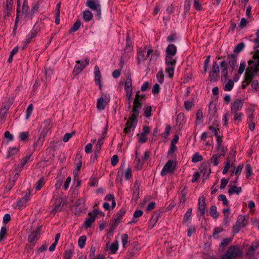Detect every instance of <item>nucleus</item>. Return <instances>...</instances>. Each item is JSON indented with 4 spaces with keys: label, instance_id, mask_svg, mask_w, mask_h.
<instances>
[{
    "label": "nucleus",
    "instance_id": "obj_1",
    "mask_svg": "<svg viewBox=\"0 0 259 259\" xmlns=\"http://www.w3.org/2000/svg\"><path fill=\"white\" fill-rule=\"evenodd\" d=\"M242 250L238 246H231L222 256V259H236L242 255Z\"/></svg>",
    "mask_w": 259,
    "mask_h": 259
},
{
    "label": "nucleus",
    "instance_id": "obj_2",
    "mask_svg": "<svg viewBox=\"0 0 259 259\" xmlns=\"http://www.w3.org/2000/svg\"><path fill=\"white\" fill-rule=\"evenodd\" d=\"M165 60L166 66L165 71L168 73V77L171 78L174 74V70L177 62L176 59L173 58V56L166 55Z\"/></svg>",
    "mask_w": 259,
    "mask_h": 259
},
{
    "label": "nucleus",
    "instance_id": "obj_3",
    "mask_svg": "<svg viewBox=\"0 0 259 259\" xmlns=\"http://www.w3.org/2000/svg\"><path fill=\"white\" fill-rule=\"evenodd\" d=\"M258 72H259V68H255L254 66L248 67L245 73L244 81L243 83L246 82V85H248L252 81L255 74Z\"/></svg>",
    "mask_w": 259,
    "mask_h": 259
},
{
    "label": "nucleus",
    "instance_id": "obj_4",
    "mask_svg": "<svg viewBox=\"0 0 259 259\" xmlns=\"http://www.w3.org/2000/svg\"><path fill=\"white\" fill-rule=\"evenodd\" d=\"M86 5L89 8L95 11L97 15L100 17L101 14V7L99 0H87Z\"/></svg>",
    "mask_w": 259,
    "mask_h": 259
},
{
    "label": "nucleus",
    "instance_id": "obj_5",
    "mask_svg": "<svg viewBox=\"0 0 259 259\" xmlns=\"http://www.w3.org/2000/svg\"><path fill=\"white\" fill-rule=\"evenodd\" d=\"M140 95L139 92L137 93L134 102V106L132 110V119H136L139 114V110L142 108V104L139 102Z\"/></svg>",
    "mask_w": 259,
    "mask_h": 259
},
{
    "label": "nucleus",
    "instance_id": "obj_6",
    "mask_svg": "<svg viewBox=\"0 0 259 259\" xmlns=\"http://www.w3.org/2000/svg\"><path fill=\"white\" fill-rule=\"evenodd\" d=\"M248 221L245 216L240 215L238 217L236 224L233 227V232L238 233L240 229L245 226Z\"/></svg>",
    "mask_w": 259,
    "mask_h": 259
},
{
    "label": "nucleus",
    "instance_id": "obj_7",
    "mask_svg": "<svg viewBox=\"0 0 259 259\" xmlns=\"http://www.w3.org/2000/svg\"><path fill=\"white\" fill-rule=\"evenodd\" d=\"M176 164L173 160H169L164 166L161 171V175L165 176L168 173H172L176 168Z\"/></svg>",
    "mask_w": 259,
    "mask_h": 259
},
{
    "label": "nucleus",
    "instance_id": "obj_8",
    "mask_svg": "<svg viewBox=\"0 0 259 259\" xmlns=\"http://www.w3.org/2000/svg\"><path fill=\"white\" fill-rule=\"evenodd\" d=\"M110 101V97L106 95L103 94L102 96L98 99L97 103V108L99 110H103L105 109L106 105Z\"/></svg>",
    "mask_w": 259,
    "mask_h": 259
},
{
    "label": "nucleus",
    "instance_id": "obj_9",
    "mask_svg": "<svg viewBox=\"0 0 259 259\" xmlns=\"http://www.w3.org/2000/svg\"><path fill=\"white\" fill-rule=\"evenodd\" d=\"M42 127L43 130L40 134L38 140H40L41 139H44L47 136L49 131L52 127L51 121L49 119L45 121L42 124Z\"/></svg>",
    "mask_w": 259,
    "mask_h": 259
},
{
    "label": "nucleus",
    "instance_id": "obj_10",
    "mask_svg": "<svg viewBox=\"0 0 259 259\" xmlns=\"http://www.w3.org/2000/svg\"><path fill=\"white\" fill-rule=\"evenodd\" d=\"M98 211L95 209L93 212L89 213V217L86 219L84 223V225L85 227H91L92 223L95 221V218L97 215Z\"/></svg>",
    "mask_w": 259,
    "mask_h": 259
},
{
    "label": "nucleus",
    "instance_id": "obj_11",
    "mask_svg": "<svg viewBox=\"0 0 259 259\" xmlns=\"http://www.w3.org/2000/svg\"><path fill=\"white\" fill-rule=\"evenodd\" d=\"M82 157L79 154H77L75 159V168L73 170V175L74 179H75L78 175V172L80 170L82 166Z\"/></svg>",
    "mask_w": 259,
    "mask_h": 259
},
{
    "label": "nucleus",
    "instance_id": "obj_12",
    "mask_svg": "<svg viewBox=\"0 0 259 259\" xmlns=\"http://www.w3.org/2000/svg\"><path fill=\"white\" fill-rule=\"evenodd\" d=\"M259 247V242H254L252 243L251 245L248 248L247 252L246 255L250 259L253 258L254 257V252Z\"/></svg>",
    "mask_w": 259,
    "mask_h": 259
},
{
    "label": "nucleus",
    "instance_id": "obj_13",
    "mask_svg": "<svg viewBox=\"0 0 259 259\" xmlns=\"http://www.w3.org/2000/svg\"><path fill=\"white\" fill-rule=\"evenodd\" d=\"M243 106V102L239 99H236L231 104V112H238L239 110H241Z\"/></svg>",
    "mask_w": 259,
    "mask_h": 259
},
{
    "label": "nucleus",
    "instance_id": "obj_14",
    "mask_svg": "<svg viewBox=\"0 0 259 259\" xmlns=\"http://www.w3.org/2000/svg\"><path fill=\"white\" fill-rule=\"evenodd\" d=\"M222 69L221 73L222 74V80L223 82H226L228 78V72L227 69V65L226 61L224 60L220 63Z\"/></svg>",
    "mask_w": 259,
    "mask_h": 259
},
{
    "label": "nucleus",
    "instance_id": "obj_15",
    "mask_svg": "<svg viewBox=\"0 0 259 259\" xmlns=\"http://www.w3.org/2000/svg\"><path fill=\"white\" fill-rule=\"evenodd\" d=\"M229 60L228 64L229 66L232 68V71L236 69L237 66V56L235 54H231L228 56Z\"/></svg>",
    "mask_w": 259,
    "mask_h": 259
},
{
    "label": "nucleus",
    "instance_id": "obj_16",
    "mask_svg": "<svg viewBox=\"0 0 259 259\" xmlns=\"http://www.w3.org/2000/svg\"><path fill=\"white\" fill-rule=\"evenodd\" d=\"M13 4V0H6V2L4 5V13L6 16H10L11 15V11L12 9Z\"/></svg>",
    "mask_w": 259,
    "mask_h": 259
},
{
    "label": "nucleus",
    "instance_id": "obj_17",
    "mask_svg": "<svg viewBox=\"0 0 259 259\" xmlns=\"http://www.w3.org/2000/svg\"><path fill=\"white\" fill-rule=\"evenodd\" d=\"M95 81L97 84L99 85L100 89H102L101 84V74L100 73L99 68L96 65L94 68Z\"/></svg>",
    "mask_w": 259,
    "mask_h": 259
},
{
    "label": "nucleus",
    "instance_id": "obj_18",
    "mask_svg": "<svg viewBox=\"0 0 259 259\" xmlns=\"http://www.w3.org/2000/svg\"><path fill=\"white\" fill-rule=\"evenodd\" d=\"M205 198L201 196L199 198L198 207L199 211L202 215H203L205 212Z\"/></svg>",
    "mask_w": 259,
    "mask_h": 259
},
{
    "label": "nucleus",
    "instance_id": "obj_19",
    "mask_svg": "<svg viewBox=\"0 0 259 259\" xmlns=\"http://www.w3.org/2000/svg\"><path fill=\"white\" fill-rule=\"evenodd\" d=\"M29 199V195L27 194H26L25 196H24L21 200H19L17 202L16 207L20 209L22 207L25 206L26 203Z\"/></svg>",
    "mask_w": 259,
    "mask_h": 259
},
{
    "label": "nucleus",
    "instance_id": "obj_20",
    "mask_svg": "<svg viewBox=\"0 0 259 259\" xmlns=\"http://www.w3.org/2000/svg\"><path fill=\"white\" fill-rule=\"evenodd\" d=\"M139 188L140 184L138 182H136L134 184L133 192V200H134L135 202L137 201V200L139 198V195L140 193Z\"/></svg>",
    "mask_w": 259,
    "mask_h": 259
},
{
    "label": "nucleus",
    "instance_id": "obj_21",
    "mask_svg": "<svg viewBox=\"0 0 259 259\" xmlns=\"http://www.w3.org/2000/svg\"><path fill=\"white\" fill-rule=\"evenodd\" d=\"M40 228L41 227H38L36 230L32 231L31 234L29 235L28 240L29 242L32 243L38 239L37 236L39 233Z\"/></svg>",
    "mask_w": 259,
    "mask_h": 259
},
{
    "label": "nucleus",
    "instance_id": "obj_22",
    "mask_svg": "<svg viewBox=\"0 0 259 259\" xmlns=\"http://www.w3.org/2000/svg\"><path fill=\"white\" fill-rule=\"evenodd\" d=\"M76 63L77 64H76L73 72L75 75L78 74L81 72L85 67V65L83 64V62L81 63L80 61H77Z\"/></svg>",
    "mask_w": 259,
    "mask_h": 259
},
{
    "label": "nucleus",
    "instance_id": "obj_23",
    "mask_svg": "<svg viewBox=\"0 0 259 259\" xmlns=\"http://www.w3.org/2000/svg\"><path fill=\"white\" fill-rule=\"evenodd\" d=\"M177 48L174 44L169 45L166 49L167 55L171 56H174L177 53Z\"/></svg>",
    "mask_w": 259,
    "mask_h": 259
},
{
    "label": "nucleus",
    "instance_id": "obj_24",
    "mask_svg": "<svg viewBox=\"0 0 259 259\" xmlns=\"http://www.w3.org/2000/svg\"><path fill=\"white\" fill-rule=\"evenodd\" d=\"M136 119H132V116L130 117L129 119L127 120L126 123V126L124 128V132L125 133H128L131 131V129L133 127H135L134 125V122L135 121Z\"/></svg>",
    "mask_w": 259,
    "mask_h": 259
},
{
    "label": "nucleus",
    "instance_id": "obj_25",
    "mask_svg": "<svg viewBox=\"0 0 259 259\" xmlns=\"http://www.w3.org/2000/svg\"><path fill=\"white\" fill-rule=\"evenodd\" d=\"M241 191V187H238L235 185L232 186L228 191V193L230 195L234 193L239 194Z\"/></svg>",
    "mask_w": 259,
    "mask_h": 259
},
{
    "label": "nucleus",
    "instance_id": "obj_26",
    "mask_svg": "<svg viewBox=\"0 0 259 259\" xmlns=\"http://www.w3.org/2000/svg\"><path fill=\"white\" fill-rule=\"evenodd\" d=\"M83 18L86 21H90L93 18V14L89 10H85L83 12Z\"/></svg>",
    "mask_w": 259,
    "mask_h": 259
},
{
    "label": "nucleus",
    "instance_id": "obj_27",
    "mask_svg": "<svg viewBox=\"0 0 259 259\" xmlns=\"http://www.w3.org/2000/svg\"><path fill=\"white\" fill-rule=\"evenodd\" d=\"M28 9L29 7L28 5V2L26 0H24L22 6V13L27 15V16L31 18L32 15H29V14H27Z\"/></svg>",
    "mask_w": 259,
    "mask_h": 259
},
{
    "label": "nucleus",
    "instance_id": "obj_28",
    "mask_svg": "<svg viewBox=\"0 0 259 259\" xmlns=\"http://www.w3.org/2000/svg\"><path fill=\"white\" fill-rule=\"evenodd\" d=\"M209 114L211 116H213L216 112V104L211 102L209 104Z\"/></svg>",
    "mask_w": 259,
    "mask_h": 259
},
{
    "label": "nucleus",
    "instance_id": "obj_29",
    "mask_svg": "<svg viewBox=\"0 0 259 259\" xmlns=\"http://www.w3.org/2000/svg\"><path fill=\"white\" fill-rule=\"evenodd\" d=\"M253 58L255 60L254 62V67L255 68H259V50H256L255 51Z\"/></svg>",
    "mask_w": 259,
    "mask_h": 259
},
{
    "label": "nucleus",
    "instance_id": "obj_30",
    "mask_svg": "<svg viewBox=\"0 0 259 259\" xmlns=\"http://www.w3.org/2000/svg\"><path fill=\"white\" fill-rule=\"evenodd\" d=\"M209 213L213 218H217L219 217V213L217 210V207L215 205H212L210 208Z\"/></svg>",
    "mask_w": 259,
    "mask_h": 259
},
{
    "label": "nucleus",
    "instance_id": "obj_31",
    "mask_svg": "<svg viewBox=\"0 0 259 259\" xmlns=\"http://www.w3.org/2000/svg\"><path fill=\"white\" fill-rule=\"evenodd\" d=\"M137 54H138V56H137L138 63V64H140L142 61L145 60V58L144 57V53L143 50L139 49L138 50Z\"/></svg>",
    "mask_w": 259,
    "mask_h": 259
},
{
    "label": "nucleus",
    "instance_id": "obj_32",
    "mask_svg": "<svg viewBox=\"0 0 259 259\" xmlns=\"http://www.w3.org/2000/svg\"><path fill=\"white\" fill-rule=\"evenodd\" d=\"M81 25V22L80 21L78 20H77L73 24L72 27L70 29L69 32L71 33L73 32H75L77 31L80 27Z\"/></svg>",
    "mask_w": 259,
    "mask_h": 259
},
{
    "label": "nucleus",
    "instance_id": "obj_33",
    "mask_svg": "<svg viewBox=\"0 0 259 259\" xmlns=\"http://www.w3.org/2000/svg\"><path fill=\"white\" fill-rule=\"evenodd\" d=\"M118 247V241L116 240L113 242L109 247V249L112 253H114L117 250Z\"/></svg>",
    "mask_w": 259,
    "mask_h": 259
},
{
    "label": "nucleus",
    "instance_id": "obj_34",
    "mask_svg": "<svg viewBox=\"0 0 259 259\" xmlns=\"http://www.w3.org/2000/svg\"><path fill=\"white\" fill-rule=\"evenodd\" d=\"M221 155H219L218 154L213 155L212 158L210 160L213 163V165L217 166L219 163V159L221 157Z\"/></svg>",
    "mask_w": 259,
    "mask_h": 259
},
{
    "label": "nucleus",
    "instance_id": "obj_35",
    "mask_svg": "<svg viewBox=\"0 0 259 259\" xmlns=\"http://www.w3.org/2000/svg\"><path fill=\"white\" fill-rule=\"evenodd\" d=\"M234 82L232 80H229L224 87V90L225 91H230L234 87Z\"/></svg>",
    "mask_w": 259,
    "mask_h": 259
},
{
    "label": "nucleus",
    "instance_id": "obj_36",
    "mask_svg": "<svg viewBox=\"0 0 259 259\" xmlns=\"http://www.w3.org/2000/svg\"><path fill=\"white\" fill-rule=\"evenodd\" d=\"M86 239L87 237L84 235L81 236L79 237L78 244L80 248H82L84 246Z\"/></svg>",
    "mask_w": 259,
    "mask_h": 259
},
{
    "label": "nucleus",
    "instance_id": "obj_37",
    "mask_svg": "<svg viewBox=\"0 0 259 259\" xmlns=\"http://www.w3.org/2000/svg\"><path fill=\"white\" fill-rule=\"evenodd\" d=\"M192 208H189L184 217L183 223H185L188 221V220L190 219L191 214H192Z\"/></svg>",
    "mask_w": 259,
    "mask_h": 259
},
{
    "label": "nucleus",
    "instance_id": "obj_38",
    "mask_svg": "<svg viewBox=\"0 0 259 259\" xmlns=\"http://www.w3.org/2000/svg\"><path fill=\"white\" fill-rule=\"evenodd\" d=\"M104 138L105 137L103 136H102V137L98 140L97 145L95 146V147H96L95 152H98L100 150V149L101 148V146L103 144V140L104 139Z\"/></svg>",
    "mask_w": 259,
    "mask_h": 259
},
{
    "label": "nucleus",
    "instance_id": "obj_39",
    "mask_svg": "<svg viewBox=\"0 0 259 259\" xmlns=\"http://www.w3.org/2000/svg\"><path fill=\"white\" fill-rule=\"evenodd\" d=\"M209 74V78L211 81H216L219 77V74L216 73H213L210 71Z\"/></svg>",
    "mask_w": 259,
    "mask_h": 259
},
{
    "label": "nucleus",
    "instance_id": "obj_40",
    "mask_svg": "<svg viewBox=\"0 0 259 259\" xmlns=\"http://www.w3.org/2000/svg\"><path fill=\"white\" fill-rule=\"evenodd\" d=\"M125 210L124 209H121L116 214V217L114 218L115 220H118V224L120 223V219L125 214Z\"/></svg>",
    "mask_w": 259,
    "mask_h": 259
},
{
    "label": "nucleus",
    "instance_id": "obj_41",
    "mask_svg": "<svg viewBox=\"0 0 259 259\" xmlns=\"http://www.w3.org/2000/svg\"><path fill=\"white\" fill-rule=\"evenodd\" d=\"M158 82L162 83L164 81V74L162 70L158 71L156 75Z\"/></svg>",
    "mask_w": 259,
    "mask_h": 259
},
{
    "label": "nucleus",
    "instance_id": "obj_42",
    "mask_svg": "<svg viewBox=\"0 0 259 259\" xmlns=\"http://www.w3.org/2000/svg\"><path fill=\"white\" fill-rule=\"evenodd\" d=\"M202 160V156L198 153L194 154L192 157V161L193 162H197Z\"/></svg>",
    "mask_w": 259,
    "mask_h": 259
},
{
    "label": "nucleus",
    "instance_id": "obj_43",
    "mask_svg": "<svg viewBox=\"0 0 259 259\" xmlns=\"http://www.w3.org/2000/svg\"><path fill=\"white\" fill-rule=\"evenodd\" d=\"M75 134V131H73L71 133H66V134H65V135L64 136V137H63V141L64 142H68L69 140V139L73 136H74Z\"/></svg>",
    "mask_w": 259,
    "mask_h": 259
},
{
    "label": "nucleus",
    "instance_id": "obj_44",
    "mask_svg": "<svg viewBox=\"0 0 259 259\" xmlns=\"http://www.w3.org/2000/svg\"><path fill=\"white\" fill-rule=\"evenodd\" d=\"M118 224V220H115L114 223L112 224L111 226L110 227V228L109 229L108 233L111 234V235L113 234L114 230L116 229L117 225Z\"/></svg>",
    "mask_w": 259,
    "mask_h": 259
},
{
    "label": "nucleus",
    "instance_id": "obj_45",
    "mask_svg": "<svg viewBox=\"0 0 259 259\" xmlns=\"http://www.w3.org/2000/svg\"><path fill=\"white\" fill-rule=\"evenodd\" d=\"M210 71L213 73H216L217 74H219V72H220L219 66L217 62H214L213 63V65L212 66V69Z\"/></svg>",
    "mask_w": 259,
    "mask_h": 259
},
{
    "label": "nucleus",
    "instance_id": "obj_46",
    "mask_svg": "<svg viewBox=\"0 0 259 259\" xmlns=\"http://www.w3.org/2000/svg\"><path fill=\"white\" fill-rule=\"evenodd\" d=\"M218 200L223 201V204L227 206L228 205V201L226 196L224 194H221L218 196Z\"/></svg>",
    "mask_w": 259,
    "mask_h": 259
},
{
    "label": "nucleus",
    "instance_id": "obj_47",
    "mask_svg": "<svg viewBox=\"0 0 259 259\" xmlns=\"http://www.w3.org/2000/svg\"><path fill=\"white\" fill-rule=\"evenodd\" d=\"M230 163H231V160L229 159L228 158L227 160V161L225 163V167L224 168V169L223 170V174H226L228 170L229 169L230 167Z\"/></svg>",
    "mask_w": 259,
    "mask_h": 259
},
{
    "label": "nucleus",
    "instance_id": "obj_48",
    "mask_svg": "<svg viewBox=\"0 0 259 259\" xmlns=\"http://www.w3.org/2000/svg\"><path fill=\"white\" fill-rule=\"evenodd\" d=\"M126 92V97L128 101L129 105L130 104V100L133 95L132 89H125Z\"/></svg>",
    "mask_w": 259,
    "mask_h": 259
},
{
    "label": "nucleus",
    "instance_id": "obj_49",
    "mask_svg": "<svg viewBox=\"0 0 259 259\" xmlns=\"http://www.w3.org/2000/svg\"><path fill=\"white\" fill-rule=\"evenodd\" d=\"M231 114H234V119L235 121H241L242 119V114L239 112H231Z\"/></svg>",
    "mask_w": 259,
    "mask_h": 259
},
{
    "label": "nucleus",
    "instance_id": "obj_50",
    "mask_svg": "<svg viewBox=\"0 0 259 259\" xmlns=\"http://www.w3.org/2000/svg\"><path fill=\"white\" fill-rule=\"evenodd\" d=\"M45 184V181L44 178L40 179L36 183V186L35 187L36 190H39L41 187Z\"/></svg>",
    "mask_w": 259,
    "mask_h": 259
},
{
    "label": "nucleus",
    "instance_id": "obj_51",
    "mask_svg": "<svg viewBox=\"0 0 259 259\" xmlns=\"http://www.w3.org/2000/svg\"><path fill=\"white\" fill-rule=\"evenodd\" d=\"M32 110H33V105L32 104H30L29 105V106H28L27 108V110H26V119H28L32 112Z\"/></svg>",
    "mask_w": 259,
    "mask_h": 259
},
{
    "label": "nucleus",
    "instance_id": "obj_52",
    "mask_svg": "<svg viewBox=\"0 0 259 259\" xmlns=\"http://www.w3.org/2000/svg\"><path fill=\"white\" fill-rule=\"evenodd\" d=\"M244 44L243 42L239 44L235 48L234 52L235 53H239L241 52L244 48Z\"/></svg>",
    "mask_w": 259,
    "mask_h": 259
},
{
    "label": "nucleus",
    "instance_id": "obj_53",
    "mask_svg": "<svg viewBox=\"0 0 259 259\" xmlns=\"http://www.w3.org/2000/svg\"><path fill=\"white\" fill-rule=\"evenodd\" d=\"M18 151V149L16 147H11L9 149L8 151V155L7 158L15 155Z\"/></svg>",
    "mask_w": 259,
    "mask_h": 259
},
{
    "label": "nucleus",
    "instance_id": "obj_54",
    "mask_svg": "<svg viewBox=\"0 0 259 259\" xmlns=\"http://www.w3.org/2000/svg\"><path fill=\"white\" fill-rule=\"evenodd\" d=\"M36 35V32L35 30H33L31 31V34L30 36H28L26 40L25 41V45H27L30 42L31 39L34 37Z\"/></svg>",
    "mask_w": 259,
    "mask_h": 259
},
{
    "label": "nucleus",
    "instance_id": "obj_55",
    "mask_svg": "<svg viewBox=\"0 0 259 259\" xmlns=\"http://www.w3.org/2000/svg\"><path fill=\"white\" fill-rule=\"evenodd\" d=\"M59 144V141L54 140L50 143V147L53 150H56Z\"/></svg>",
    "mask_w": 259,
    "mask_h": 259
},
{
    "label": "nucleus",
    "instance_id": "obj_56",
    "mask_svg": "<svg viewBox=\"0 0 259 259\" xmlns=\"http://www.w3.org/2000/svg\"><path fill=\"white\" fill-rule=\"evenodd\" d=\"M152 107L149 106L145 109L144 115L146 117H149L151 115Z\"/></svg>",
    "mask_w": 259,
    "mask_h": 259
},
{
    "label": "nucleus",
    "instance_id": "obj_57",
    "mask_svg": "<svg viewBox=\"0 0 259 259\" xmlns=\"http://www.w3.org/2000/svg\"><path fill=\"white\" fill-rule=\"evenodd\" d=\"M223 212L224 215V220L225 222H227L229 215L230 214V209L229 207L223 209Z\"/></svg>",
    "mask_w": 259,
    "mask_h": 259
},
{
    "label": "nucleus",
    "instance_id": "obj_58",
    "mask_svg": "<svg viewBox=\"0 0 259 259\" xmlns=\"http://www.w3.org/2000/svg\"><path fill=\"white\" fill-rule=\"evenodd\" d=\"M147 140V137L144 133H141L139 137V142L141 143H145Z\"/></svg>",
    "mask_w": 259,
    "mask_h": 259
},
{
    "label": "nucleus",
    "instance_id": "obj_59",
    "mask_svg": "<svg viewBox=\"0 0 259 259\" xmlns=\"http://www.w3.org/2000/svg\"><path fill=\"white\" fill-rule=\"evenodd\" d=\"M31 156V154H30L28 156L24 157L22 159L21 163L20 164L21 167H23L24 166V165L26 163V162H27L28 160L30 158Z\"/></svg>",
    "mask_w": 259,
    "mask_h": 259
},
{
    "label": "nucleus",
    "instance_id": "obj_60",
    "mask_svg": "<svg viewBox=\"0 0 259 259\" xmlns=\"http://www.w3.org/2000/svg\"><path fill=\"white\" fill-rule=\"evenodd\" d=\"M128 240V235L126 234H124L122 235L121 237V241L123 247H125V246L127 243Z\"/></svg>",
    "mask_w": 259,
    "mask_h": 259
},
{
    "label": "nucleus",
    "instance_id": "obj_61",
    "mask_svg": "<svg viewBox=\"0 0 259 259\" xmlns=\"http://www.w3.org/2000/svg\"><path fill=\"white\" fill-rule=\"evenodd\" d=\"M96 248L95 246H92L90 250L89 258L91 259L95 256V252Z\"/></svg>",
    "mask_w": 259,
    "mask_h": 259
},
{
    "label": "nucleus",
    "instance_id": "obj_62",
    "mask_svg": "<svg viewBox=\"0 0 259 259\" xmlns=\"http://www.w3.org/2000/svg\"><path fill=\"white\" fill-rule=\"evenodd\" d=\"M246 65L245 62H242L240 64L239 68L238 70V73L239 74H241L244 72L245 69Z\"/></svg>",
    "mask_w": 259,
    "mask_h": 259
},
{
    "label": "nucleus",
    "instance_id": "obj_63",
    "mask_svg": "<svg viewBox=\"0 0 259 259\" xmlns=\"http://www.w3.org/2000/svg\"><path fill=\"white\" fill-rule=\"evenodd\" d=\"M228 182L229 181L225 178L222 179L221 182L220 189H224L227 186V184L228 183Z\"/></svg>",
    "mask_w": 259,
    "mask_h": 259
},
{
    "label": "nucleus",
    "instance_id": "obj_64",
    "mask_svg": "<svg viewBox=\"0 0 259 259\" xmlns=\"http://www.w3.org/2000/svg\"><path fill=\"white\" fill-rule=\"evenodd\" d=\"M64 259H71L72 256V252L70 250H67L64 253Z\"/></svg>",
    "mask_w": 259,
    "mask_h": 259
}]
</instances>
